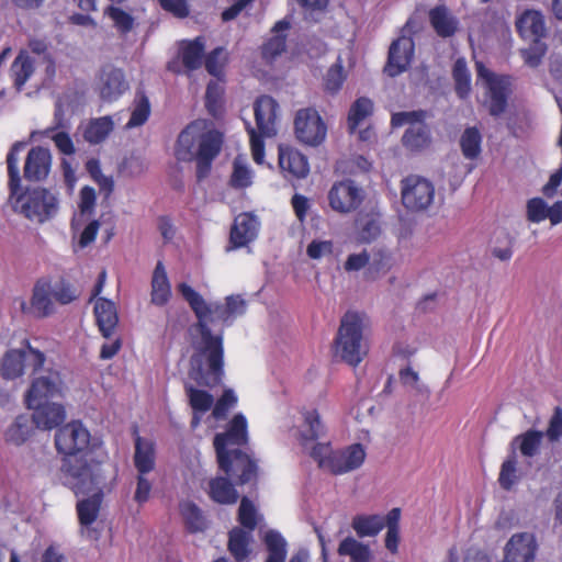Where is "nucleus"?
I'll return each instance as SVG.
<instances>
[{
  "mask_svg": "<svg viewBox=\"0 0 562 562\" xmlns=\"http://www.w3.org/2000/svg\"><path fill=\"white\" fill-rule=\"evenodd\" d=\"M178 290L198 318L192 327L199 335L192 338L193 353L190 357L188 376L200 386L214 387L221 384L224 376V345L223 334H212L210 325L217 322L231 325L234 317L226 303H206L202 295L187 283H180Z\"/></svg>",
  "mask_w": 562,
  "mask_h": 562,
  "instance_id": "1",
  "label": "nucleus"
},
{
  "mask_svg": "<svg viewBox=\"0 0 562 562\" xmlns=\"http://www.w3.org/2000/svg\"><path fill=\"white\" fill-rule=\"evenodd\" d=\"M24 146V143H15L7 156L9 203L14 212L42 224L57 214L59 203L56 193L45 188L37 187L22 192L18 154Z\"/></svg>",
  "mask_w": 562,
  "mask_h": 562,
  "instance_id": "2",
  "label": "nucleus"
},
{
  "mask_svg": "<svg viewBox=\"0 0 562 562\" xmlns=\"http://www.w3.org/2000/svg\"><path fill=\"white\" fill-rule=\"evenodd\" d=\"M223 135L216 131L213 123L206 120H195L178 136L175 154L178 160L196 161V178H206L212 162L221 151Z\"/></svg>",
  "mask_w": 562,
  "mask_h": 562,
  "instance_id": "3",
  "label": "nucleus"
},
{
  "mask_svg": "<svg viewBox=\"0 0 562 562\" xmlns=\"http://www.w3.org/2000/svg\"><path fill=\"white\" fill-rule=\"evenodd\" d=\"M247 440V420L240 413L236 414L229 422L225 432L217 434L214 438V448L220 468L226 473L237 475L240 484L250 482L257 472L256 463L247 454L235 448L245 445Z\"/></svg>",
  "mask_w": 562,
  "mask_h": 562,
  "instance_id": "4",
  "label": "nucleus"
},
{
  "mask_svg": "<svg viewBox=\"0 0 562 562\" xmlns=\"http://www.w3.org/2000/svg\"><path fill=\"white\" fill-rule=\"evenodd\" d=\"M368 319L364 314L347 312L340 321L334 340V356L357 367L369 352Z\"/></svg>",
  "mask_w": 562,
  "mask_h": 562,
  "instance_id": "5",
  "label": "nucleus"
},
{
  "mask_svg": "<svg viewBox=\"0 0 562 562\" xmlns=\"http://www.w3.org/2000/svg\"><path fill=\"white\" fill-rule=\"evenodd\" d=\"M61 472L65 484L77 496L101 491L105 487L106 469L103 460L99 459L95 453L64 458Z\"/></svg>",
  "mask_w": 562,
  "mask_h": 562,
  "instance_id": "6",
  "label": "nucleus"
},
{
  "mask_svg": "<svg viewBox=\"0 0 562 562\" xmlns=\"http://www.w3.org/2000/svg\"><path fill=\"white\" fill-rule=\"evenodd\" d=\"M277 110L278 103L271 97L262 95L256 100L254 105L257 128L246 122L252 159L258 165L265 162V144L262 138L273 137L277 134Z\"/></svg>",
  "mask_w": 562,
  "mask_h": 562,
  "instance_id": "7",
  "label": "nucleus"
},
{
  "mask_svg": "<svg viewBox=\"0 0 562 562\" xmlns=\"http://www.w3.org/2000/svg\"><path fill=\"white\" fill-rule=\"evenodd\" d=\"M475 67L476 85L484 89V105L492 116L502 115L513 91V78L490 70L482 61H476Z\"/></svg>",
  "mask_w": 562,
  "mask_h": 562,
  "instance_id": "8",
  "label": "nucleus"
},
{
  "mask_svg": "<svg viewBox=\"0 0 562 562\" xmlns=\"http://www.w3.org/2000/svg\"><path fill=\"white\" fill-rule=\"evenodd\" d=\"M311 456L317 461L319 468L338 475L360 468L364 462L366 451L360 443L337 451H333L327 443H316L312 448Z\"/></svg>",
  "mask_w": 562,
  "mask_h": 562,
  "instance_id": "9",
  "label": "nucleus"
},
{
  "mask_svg": "<svg viewBox=\"0 0 562 562\" xmlns=\"http://www.w3.org/2000/svg\"><path fill=\"white\" fill-rule=\"evenodd\" d=\"M435 186L424 177L411 175L401 181L403 205L412 212L428 210L435 201Z\"/></svg>",
  "mask_w": 562,
  "mask_h": 562,
  "instance_id": "10",
  "label": "nucleus"
},
{
  "mask_svg": "<svg viewBox=\"0 0 562 562\" xmlns=\"http://www.w3.org/2000/svg\"><path fill=\"white\" fill-rule=\"evenodd\" d=\"M90 432L80 422H71L55 435V446L65 458L95 453L90 449Z\"/></svg>",
  "mask_w": 562,
  "mask_h": 562,
  "instance_id": "11",
  "label": "nucleus"
},
{
  "mask_svg": "<svg viewBox=\"0 0 562 562\" xmlns=\"http://www.w3.org/2000/svg\"><path fill=\"white\" fill-rule=\"evenodd\" d=\"M424 116L423 111L398 112L392 115V125L395 127L411 124L403 136V144L412 150L423 149L430 143L429 131L423 123Z\"/></svg>",
  "mask_w": 562,
  "mask_h": 562,
  "instance_id": "12",
  "label": "nucleus"
},
{
  "mask_svg": "<svg viewBox=\"0 0 562 562\" xmlns=\"http://www.w3.org/2000/svg\"><path fill=\"white\" fill-rule=\"evenodd\" d=\"M45 356L26 344V349H12L8 351L1 362L0 373L4 379H16L24 372L25 364L32 366L37 372L44 364Z\"/></svg>",
  "mask_w": 562,
  "mask_h": 562,
  "instance_id": "13",
  "label": "nucleus"
},
{
  "mask_svg": "<svg viewBox=\"0 0 562 562\" xmlns=\"http://www.w3.org/2000/svg\"><path fill=\"white\" fill-rule=\"evenodd\" d=\"M296 138L308 146H317L324 142L327 127L318 112L314 109H301L294 120Z\"/></svg>",
  "mask_w": 562,
  "mask_h": 562,
  "instance_id": "14",
  "label": "nucleus"
},
{
  "mask_svg": "<svg viewBox=\"0 0 562 562\" xmlns=\"http://www.w3.org/2000/svg\"><path fill=\"white\" fill-rule=\"evenodd\" d=\"M362 188L352 180H344L333 184L328 192L330 207L339 213L355 211L363 201Z\"/></svg>",
  "mask_w": 562,
  "mask_h": 562,
  "instance_id": "15",
  "label": "nucleus"
},
{
  "mask_svg": "<svg viewBox=\"0 0 562 562\" xmlns=\"http://www.w3.org/2000/svg\"><path fill=\"white\" fill-rule=\"evenodd\" d=\"M61 392V379L57 371L48 370L34 378L26 394L27 406L49 402Z\"/></svg>",
  "mask_w": 562,
  "mask_h": 562,
  "instance_id": "16",
  "label": "nucleus"
},
{
  "mask_svg": "<svg viewBox=\"0 0 562 562\" xmlns=\"http://www.w3.org/2000/svg\"><path fill=\"white\" fill-rule=\"evenodd\" d=\"M53 284L47 279H40L33 288L30 306L22 302L23 312L31 313L35 317H46L54 313Z\"/></svg>",
  "mask_w": 562,
  "mask_h": 562,
  "instance_id": "17",
  "label": "nucleus"
},
{
  "mask_svg": "<svg viewBox=\"0 0 562 562\" xmlns=\"http://www.w3.org/2000/svg\"><path fill=\"white\" fill-rule=\"evenodd\" d=\"M414 54V42L411 37L402 36L394 41L389 49L384 72L395 77L407 69Z\"/></svg>",
  "mask_w": 562,
  "mask_h": 562,
  "instance_id": "18",
  "label": "nucleus"
},
{
  "mask_svg": "<svg viewBox=\"0 0 562 562\" xmlns=\"http://www.w3.org/2000/svg\"><path fill=\"white\" fill-rule=\"evenodd\" d=\"M260 222L251 213H240L235 217L231 229L229 240L234 248L247 246L258 236Z\"/></svg>",
  "mask_w": 562,
  "mask_h": 562,
  "instance_id": "19",
  "label": "nucleus"
},
{
  "mask_svg": "<svg viewBox=\"0 0 562 562\" xmlns=\"http://www.w3.org/2000/svg\"><path fill=\"white\" fill-rule=\"evenodd\" d=\"M99 89L104 101H114L128 89V83L120 68L105 66L101 70Z\"/></svg>",
  "mask_w": 562,
  "mask_h": 562,
  "instance_id": "20",
  "label": "nucleus"
},
{
  "mask_svg": "<svg viewBox=\"0 0 562 562\" xmlns=\"http://www.w3.org/2000/svg\"><path fill=\"white\" fill-rule=\"evenodd\" d=\"M516 29L521 37L539 42L547 34L544 15L539 10L527 9L516 18Z\"/></svg>",
  "mask_w": 562,
  "mask_h": 562,
  "instance_id": "21",
  "label": "nucleus"
},
{
  "mask_svg": "<svg viewBox=\"0 0 562 562\" xmlns=\"http://www.w3.org/2000/svg\"><path fill=\"white\" fill-rule=\"evenodd\" d=\"M52 155L44 147L32 148L26 156L24 164V178L29 181L44 180L50 170Z\"/></svg>",
  "mask_w": 562,
  "mask_h": 562,
  "instance_id": "22",
  "label": "nucleus"
},
{
  "mask_svg": "<svg viewBox=\"0 0 562 562\" xmlns=\"http://www.w3.org/2000/svg\"><path fill=\"white\" fill-rule=\"evenodd\" d=\"M33 409V423L37 428L49 430L60 425L65 419V411L60 404L52 402L40 403L38 406H27Z\"/></svg>",
  "mask_w": 562,
  "mask_h": 562,
  "instance_id": "23",
  "label": "nucleus"
},
{
  "mask_svg": "<svg viewBox=\"0 0 562 562\" xmlns=\"http://www.w3.org/2000/svg\"><path fill=\"white\" fill-rule=\"evenodd\" d=\"M279 166L282 171L295 178H304L308 173L306 157L299 150L291 147H279Z\"/></svg>",
  "mask_w": 562,
  "mask_h": 562,
  "instance_id": "24",
  "label": "nucleus"
},
{
  "mask_svg": "<svg viewBox=\"0 0 562 562\" xmlns=\"http://www.w3.org/2000/svg\"><path fill=\"white\" fill-rule=\"evenodd\" d=\"M94 315L102 335L105 338L111 337L119 322L114 303L104 297L97 299L94 304Z\"/></svg>",
  "mask_w": 562,
  "mask_h": 562,
  "instance_id": "25",
  "label": "nucleus"
},
{
  "mask_svg": "<svg viewBox=\"0 0 562 562\" xmlns=\"http://www.w3.org/2000/svg\"><path fill=\"white\" fill-rule=\"evenodd\" d=\"M252 539V531L250 530H245L240 527H234L229 531L227 549L237 562H241L249 557L251 552L250 544Z\"/></svg>",
  "mask_w": 562,
  "mask_h": 562,
  "instance_id": "26",
  "label": "nucleus"
},
{
  "mask_svg": "<svg viewBox=\"0 0 562 562\" xmlns=\"http://www.w3.org/2000/svg\"><path fill=\"white\" fill-rule=\"evenodd\" d=\"M155 445L153 441L137 437L135 440L134 465L138 473L147 474L155 468Z\"/></svg>",
  "mask_w": 562,
  "mask_h": 562,
  "instance_id": "27",
  "label": "nucleus"
},
{
  "mask_svg": "<svg viewBox=\"0 0 562 562\" xmlns=\"http://www.w3.org/2000/svg\"><path fill=\"white\" fill-rule=\"evenodd\" d=\"M386 525V516L379 514L356 515L352 518L351 527L359 538L375 537Z\"/></svg>",
  "mask_w": 562,
  "mask_h": 562,
  "instance_id": "28",
  "label": "nucleus"
},
{
  "mask_svg": "<svg viewBox=\"0 0 562 562\" xmlns=\"http://www.w3.org/2000/svg\"><path fill=\"white\" fill-rule=\"evenodd\" d=\"M171 295V288L166 269L161 261H158L151 279V303L158 306L165 305Z\"/></svg>",
  "mask_w": 562,
  "mask_h": 562,
  "instance_id": "29",
  "label": "nucleus"
},
{
  "mask_svg": "<svg viewBox=\"0 0 562 562\" xmlns=\"http://www.w3.org/2000/svg\"><path fill=\"white\" fill-rule=\"evenodd\" d=\"M290 27L289 22L279 21L272 32L274 35L262 45V57L266 61L272 63L285 50V32Z\"/></svg>",
  "mask_w": 562,
  "mask_h": 562,
  "instance_id": "30",
  "label": "nucleus"
},
{
  "mask_svg": "<svg viewBox=\"0 0 562 562\" xmlns=\"http://www.w3.org/2000/svg\"><path fill=\"white\" fill-rule=\"evenodd\" d=\"M337 552L341 557H348L350 562H371L373 559L370 547L351 536L341 540Z\"/></svg>",
  "mask_w": 562,
  "mask_h": 562,
  "instance_id": "31",
  "label": "nucleus"
},
{
  "mask_svg": "<svg viewBox=\"0 0 562 562\" xmlns=\"http://www.w3.org/2000/svg\"><path fill=\"white\" fill-rule=\"evenodd\" d=\"M86 498L77 504L78 517L81 525L89 526L95 521L103 497V490L86 494Z\"/></svg>",
  "mask_w": 562,
  "mask_h": 562,
  "instance_id": "32",
  "label": "nucleus"
},
{
  "mask_svg": "<svg viewBox=\"0 0 562 562\" xmlns=\"http://www.w3.org/2000/svg\"><path fill=\"white\" fill-rule=\"evenodd\" d=\"M268 555L265 562H284L288 554V542L277 530H268L263 536Z\"/></svg>",
  "mask_w": 562,
  "mask_h": 562,
  "instance_id": "33",
  "label": "nucleus"
},
{
  "mask_svg": "<svg viewBox=\"0 0 562 562\" xmlns=\"http://www.w3.org/2000/svg\"><path fill=\"white\" fill-rule=\"evenodd\" d=\"M204 54V40L196 37L193 41H184L180 45V55L183 66L189 70L198 69L202 65Z\"/></svg>",
  "mask_w": 562,
  "mask_h": 562,
  "instance_id": "34",
  "label": "nucleus"
},
{
  "mask_svg": "<svg viewBox=\"0 0 562 562\" xmlns=\"http://www.w3.org/2000/svg\"><path fill=\"white\" fill-rule=\"evenodd\" d=\"M35 60L30 56L27 52H20L11 66V76L14 81V86L18 90H21L25 82L34 72Z\"/></svg>",
  "mask_w": 562,
  "mask_h": 562,
  "instance_id": "35",
  "label": "nucleus"
},
{
  "mask_svg": "<svg viewBox=\"0 0 562 562\" xmlns=\"http://www.w3.org/2000/svg\"><path fill=\"white\" fill-rule=\"evenodd\" d=\"M113 121L110 116L91 120L83 130V138L89 144L102 143L113 131Z\"/></svg>",
  "mask_w": 562,
  "mask_h": 562,
  "instance_id": "36",
  "label": "nucleus"
},
{
  "mask_svg": "<svg viewBox=\"0 0 562 562\" xmlns=\"http://www.w3.org/2000/svg\"><path fill=\"white\" fill-rule=\"evenodd\" d=\"M429 18L432 27L439 36L448 37L454 34L458 21L445 7L434 8L429 13Z\"/></svg>",
  "mask_w": 562,
  "mask_h": 562,
  "instance_id": "37",
  "label": "nucleus"
},
{
  "mask_svg": "<svg viewBox=\"0 0 562 562\" xmlns=\"http://www.w3.org/2000/svg\"><path fill=\"white\" fill-rule=\"evenodd\" d=\"M210 496L221 504H234L238 499V493L226 477H216L210 482Z\"/></svg>",
  "mask_w": 562,
  "mask_h": 562,
  "instance_id": "38",
  "label": "nucleus"
},
{
  "mask_svg": "<svg viewBox=\"0 0 562 562\" xmlns=\"http://www.w3.org/2000/svg\"><path fill=\"white\" fill-rule=\"evenodd\" d=\"M324 434V426L316 411L304 413V422L300 428V438L304 446L316 440Z\"/></svg>",
  "mask_w": 562,
  "mask_h": 562,
  "instance_id": "39",
  "label": "nucleus"
},
{
  "mask_svg": "<svg viewBox=\"0 0 562 562\" xmlns=\"http://www.w3.org/2000/svg\"><path fill=\"white\" fill-rule=\"evenodd\" d=\"M180 513L183 517L187 528L191 532L203 531L206 528L207 521L201 509L194 503L182 502L180 504Z\"/></svg>",
  "mask_w": 562,
  "mask_h": 562,
  "instance_id": "40",
  "label": "nucleus"
},
{
  "mask_svg": "<svg viewBox=\"0 0 562 562\" xmlns=\"http://www.w3.org/2000/svg\"><path fill=\"white\" fill-rule=\"evenodd\" d=\"M184 389L193 412L204 414L213 406L214 397L209 392L194 387L190 382Z\"/></svg>",
  "mask_w": 562,
  "mask_h": 562,
  "instance_id": "41",
  "label": "nucleus"
},
{
  "mask_svg": "<svg viewBox=\"0 0 562 562\" xmlns=\"http://www.w3.org/2000/svg\"><path fill=\"white\" fill-rule=\"evenodd\" d=\"M482 135L476 127L464 130L460 138V146L467 159H475L481 154Z\"/></svg>",
  "mask_w": 562,
  "mask_h": 562,
  "instance_id": "42",
  "label": "nucleus"
},
{
  "mask_svg": "<svg viewBox=\"0 0 562 562\" xmlns=\"http://www.w3.org/2000/svg\"><path fill=\"white\" fill-rule=\"evenodd\" d=\"M95 201L97 195L93 188L86 186L80 190L78 203L79 217L74 220V228L77 227L80 222H86L92 216L95 207Z\"/></svg>",
  "mask_w": 562,
  "mask_h": 562,
  "instance_id": "43",
  "label": "nucleus"
},
{
  "mask_svg": "<svg viewBox=\"0 0 562 562\" xmlns=\"http://www.w3.org/2000/svg\"><path fill=\"white\" fill-rule=\"evenodd\" d=\"M30 419L25 415H20L15 418L12 425L5 431L7 441L20 446L24 443L31 435Z\"/></svg>",
  "mask_w": 562,
  "mask_h": 562,
  "instance_id": "44",
  "label": "nucleus"
},
{
  "mask_svg": "<svg viewBox=\"0 0 562 562\" xmlns=\"http://www.w3.org/2000/svg\"><path fill=\"white\" fill-rule=\"evenodd\" d=\"M400 519H401V509L393 508L386 515V525L387 528L385 535V547L392 553H396L398 549L400 542Z\"/></svg>",
  "mask_w": 562,
  "mask_h": 562,
  "instance_id": "45",
  "label": "nucleus"
},
{
  "mask_svg": "<svg viewBox=\"0 0 562 562\" xmlns=\"http://www.w3.org/2000/svg\"><path fill=\"white\" fill-rule=\"evenodd\" d=\"M520 480V472L517 467V456L515 450L503 462L498 476L499 485L509 491Z\"/></svg>",
  "mask_w": 562,
  "mask_h": 562,
  "instance_id": "46",
  "label": "nucleus"
},
{
  "mask_svg": "<svg viewBox=\"0 0 562 562\" xmlns=\"http://www.w3.org/2000/svg\"><path fill=\"white\" fill-rule=\"evenodd\" d=\"M373 110V103L368 98H359L351 105L348 115V128L350 133H355L358 125L368 117Z\"/></svg>",
  "mask_w": 562,
  "mask_h": 562,
  "instance_id": "47",
  "label": "nucleus"
},
{
  "mask_svg": "<svg viewBox=\"0 0 562 562\" xmlns=\"http://www.w3.org/2000/svg\"><path fill=\"white\" fill-rule=\"evenodd\" d=\"M452 75L456 83L457 94L462 99L468 97L471 91V75L464 58H459L456 60Z\"/></svg>",
  "mask_w": 562,
  "mask_h": 562,
  "instance_id": "48",
  "label": "nucleus"
},
{
  "mask_svg": "<svg viewBox=\"0 0 562 562\" xmlns=\"http://www.w3.org/2000/svg\"><path fill=\"white\" fill-rule=\"evenodd\" d=\"M542 440V432L528 430L527 432L515 437L512 442L513 448L518 445L519 450L525 457H533L538 453Z\"/></svg>",
  "mask_w": 562,
  "mask_h": 562,
  "instance_id": "49",
  "label": "nucleus"
},
{
  "mask_svg": "<svg viewBox=\"0 0 562 562\" xmlns=\"http://www.w3.org/2000/svg\"><path fill=\"white\" fill-rule=\"evenodd\" d=\"M150 114V104L147 97L143 93L136 95L131 117L125 125L126 130L143 125Z\"/></svg>",
  "mask_w": 562,
  "mask_h": 562,
  "instance_id": "50",
  "label": "nucleus"
},
{
  "mask_svg": "<svg viewBox=\"0 0 562 562\" xmlns=\"http://www.w3.org/2000/svg\"><path fill=\"white\" fill-rule=\"evenodd\" d=\"M105 14L111 19L121 35L131 32L134 27V18L121 8L110 5L105 10Z\"/></svg>",
  "mask_w": 562,
  "mask_h": 562,
  "instance_id": "51",
  "label": "nucleus"
},
{
  "mask_svg": "<svg viewBox=\"0 0 562 562\" xmlns=\"http://www.w3.org/2000/svg\"><path fill=\"white\" fill-rule=\"evenodd\" d=\"M44 137H49L55 143V146L58 150L67 156L75 154V145L72 143L71 137L64 130L54 131V128H45L40 132Z\"/></svg>",
  "mask_w": 562,
  "mask_h": 562,
  "instance_id": "52",
  "label": "nucleus"
},
{
  "mask_svg": "<svg viewBox=\"0 0 562 562\" xmlns=\"http://www.w3.org/2000/svg\"><path fill=\"white\" fill-rule=\"evenodd\" d=\"M392 263L393 259L391 251L385 248H376L370 255L369 272L372 274L386 272L392 267Z\"/></svg>",
  "mask_w": 562,
  "mask_h": 562,
  "instance_id": "53",
  "label": "nucleus"
},
{
  "mask_svg": "<svg viewBox=\"0 0 562 562\" xmlns=\"http://www.w3.org/2000/svg\"><path fill=\"white\" fill-rule=\"evenodd\" d=\"M257 516L254 504L247 497H243L238 509V521L243 529L254 531L257 527Z\"/></svg>",
  "mask_w": 562,
  "mask_h": 562,
  "instance_id": "54",
  "label": "nucleus"
},
{
  "mask_svg": "<svg viewBox=\"0 0 562 562\" xmlns=\"http://www.w3.org/2000/svg\"><path fill=\"white\" fill-rule=\"evenodd\" d=\"M252 175L248 166L240 157L234 160V170L231 177V184L234 188H246L251 184Z\"/></svg>",
  "mask_w": 562,
  "mask_h": 562,
  "instance_id": "55",
  "label": "nucleus"
},
{
  "mask_svg": "<svg viewBox=\"0 0 562 562\" xmlns=\"http://www.w3.org/2000/svg\"><path fill=\"white\" fill-rule=\"evenodd\" d=\"M548 204L541 198H532L527 201L526 215L531 223H540L548 216Z\"/></svg>",
  "mask_w": 562,
  "mask_h": 562,
  "instance_id": "56",
  "label": "nucleus"
},
{
  "mask_svg": "<svg viewBox=\"0 0 562 562\" xmlns=\"http://www.w3.org/2000/svg\"><path fill=\"white\" fill-rule=\"evenodd\" d=\"M346 79L342 61L340 58L329 68L325 79L326 90L329 92H337Z\"/></svg>",
  "mask_w": 562,
  "mask_h": 562,
  "instance_id": "57",
  "label": "nucleus"
},
{
  "mask_svg": "<svg viewBox=\"0 0 562 562\" xmlns=\"http://www.w3.org/2000/svg\"><path fill=\"white\" fill-rule=\"evenodd\" d=\"M237 403V396L234 391L227 389L224 391L223 395L217 400L213 407L212 415L215 419H224L231 408H233Z\"/></svg>",
  "mask_w": 562,
  "mask_h": 562,
  "instance_id": "58",
  "label": "nucleus"
},
{
  "mask_svg": "<svg viewBox=\"0 0 562 562\" xmlns=\"http://www.w3.org/2000/svg\"><path fill=\"white\" fill-rule=\"evenodd\" d=\"M227 61V54L224 48L217 47L214 50L211 52V54L206 57L205 60V67L206 70L215 76L218 77L223 68Z\"/></svg>",
  "mask_w": 562,
  "mask_h": 562,
  "instance_id": "59",
  "label": "nucleus"
},
{
  "mask_svg": "<svg viewBox=\"0 0 562 562\" xmlns=\"http://www.w3.org/2000/svg\"><path fill=\"white\" fill-rule=\"evenodd\" d=\"M53 297L57 303L66 305L78 297V292L69 283L61 280L53 284Z\"/></svg>",
  "mask_w": 562,
  "mask_h": 562,
  "instance_id": "60",
  "label": "nucleus"
},
{
  "mask_svg": "<svg viewBox=\"0 0 562 562\" xmlns=\"http://www.w3.org/2000/svg\"><path fill=\"white\" fill-rule=\"evenodd\" d=\"M400 380L405 385L416 391L418 394L428 395L429 389L419 382V375L411 367H406L400 371Z\"/></svg>",
  "mask_w": 562,
  "mask_h": 562,
  "instance_id": "61",
  "label": "nucleus"
},
{
  "mask_svg": "<svg viewBox=\"0 0 562 562\" xmlns=\"http://www.w3.org/2000/svg\"><path fill=\"white\" fill-rule=\"evenodd\" d=\"M359 239L363 243L374 240L381 233V227L375 218H361L358 222Z\"/></svg>",
  "mask_w": 562,
  "mask_h": 562,
  "instance_id": "62",
  "label": "nucleus"
},
{
  "mask_svg": "<svg viewBox=\"0 0 562 562\" xmlns=\"http://www.w3.org/2000/svg\"><path fill=\"white\" fill-rule=\"evenodd\" d=\"M300 7L302 8L304 15L306 19H311L316 21L318 15L322 14L327 5L329 0H296Z\"/></svg>",
  "mask_w": 562,
  "mask_h": 562,
  "instance_id": "63",
  "label": "nucleus"
},
{
  "mask_svg": "<svg viewBox=\"0 0 562 562\" xmlns=\"http://www.w3.org/2000/svg\"><path fill=\"white\" fill-rule=\"evenodd\" d=\"M223 93L222 87L215 82L211 81L207 85L206 93H205V105L209 112L213 115H216L218 110V102L221 100V95Z\"/></svg>",
  "mask_w": 562,
  "mask_h": 562,
  "instance_id": "64",
  "label": "nucleus"
}]
</instances>
